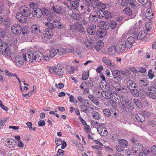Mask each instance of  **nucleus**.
I'll use <instances>...</instances> for the list:
<instances>
[{"label":"nucleus","instance_id":"obj_1","mask_svg":"<svg viewBox=\"0 0 156 156\" xmlns=\"http://www.w3.org/2000/svg\"><path fill=\"white\" fill-rule=\"evenodd\" d=\"M23 56L25 61L29 62H39L43 59L44 56L41 52L38 51L33 53L32 51H29L27 54L23 53Z\"/></svg>","mask_w":156,"mask_h":156},{"label":"nucleus","instance_id":"obj_2","mask_svg":"<svg viewBox=\"0 0 156 156\" xmlns=\"http://www.w3.org/2000/svg\"><path fill=\"white\" fill-rule=\"evenodd\" d=\"M49 71L53 74L61 76L63 74L64 70L62 66L57 65L55 66H51Z\"/></svg>","mask_w":156,"mask_h":156},{"label":"nucleus","instance_id":"obj_3","mask_svg":"<svg viewBox=\"0 0 156 156\" xmlns=\"http://www.w3.org/2000/svg\"><path fill=\"white\" fill-rule=\"evenodd\" d=\"M128 5L132 9L137 8V2L136 0H120V5L122 7H126Z\"/></svg>","mask_w":156,"mask_h":156},{"label":"nucleus","instance_id":"obj_4","mask_svg":"<svg viewBox=\"0 0 156 156\" xmlns=\"http://www.w3.org/2000/svg\"><path fill=\"white\" fill-rule=\"evenodd\" d=\"M92 7L95 9H103L106 7V4L99 0H92Z\"/></svg>","mask_w":156,"mask_h":156},{"label":"nucleus","instance_id":"obj_5","mask_svg":"<svg viewBox=\"0 0 156 156\" xmlns=\"http://www.w3.org/2000/svg\"><path fill=\"white\" fill-rule=\"evenodd\" d=\"M135 146H133V148L132 152L128 154V156H133L134 154L137 152H139L140 150L143 149V145L140 143H136L135 145Z\"/></svg>","mask_w":156,"mask_h":156},{"label":"nucleus","instance_id":"obj_6","mask_svg":"<svg viewBox=\"0 0 156 156\" xmlns=\"http://www.w3.org/2000/svg\"><path fill=\"white\" fill-rule=\"evenodd\" d=\"M112 89L114 90V87L113 86H111L109 87L108 91H105L102 93L103 97L107 99L111 98L112 94L114 92V91L112 90Z\"/></svg>","mask_w":156,"mask_h":156},{"label":"nucleus","instance_id":"obj_7","mask_svg":"<svg viewBox=\"0 0 156 156\" xmlns=\"http://www.w3.org/2000/svg\"><path fill=\"white\" fill-rule=\"evenodd\" d=\"M123 13L127 16H130V19H133L136 16V14L133 13V11L129 6L125 7L122 11Z\"/></svg>","mask_w":156,"mask_h":156},{"label":"nucleus","instance_id":"obj_8","mask_svg":"<svg viewBox=\"0 0 156 156\" xmlns=\"http://www.w3.org/2000/svg\"><path fill=\"white\" fill-rule=\"evenodd\" d=\"M12 32L16 35H18L21 33L22 27L18 24H14L11 27Z\"/></svg>","mask_w":156,"mask_h":156},{"label":"nucleus","instance_id":"obj_9","mask_svg":"<svg viewBox=\"0 0 156 156\" xmlns=\"http://www.w3.org/2000/svg\"><path fill=\"white\" fill-rule=\"evenodd\" d=\"M20 10L21 13L26 17L30 16L31 13V11L30 9L26 5L21 6L20 8Z\"/></svg>","mask_w":156,"mask_h":156},{"label":"nucleus","instance_id":"obj_10","mask_svg":"<svg viewBox=\"0 0 156 156\" xmlns=\"http://www.w3.org/2000/svg\"><path fill=\"white\" fill-rule=\"evenodd\" d=\"M23 58L21 56H17L15 57V62L17 66L19 67H22L23 65L24 60H25L23 56Z\"/></svg>","mask_w":156,"mask_h":156},{"label":"nucleus","instance_id":"obj_11","mask_svg":"<svg viewBox=\"0 0 156 156\" xmlns=\"http://www.w3.org/2000/svg\"><path fill=\"white\" fill-rule=\"evenodd\" d=\"M84 44L86 46V47L89 49H92L94 47V43L90 38L86 39L84 41Z\"/></svg>","mask_w":156,"mask_h":156},{"label":"nucleus","instance_id":"obj_12","mask_svg":"<svg viewBox=\"0 0 156 156\" xmlns=\"http://www.w3.org/2000/svg\"><path fill=\"white\" fill-rule=\"evenodd\" d=\"M44 38L50 39L53 35L52 31L48 29H45L42 32Z\"/></svg>","mask_w":156,"mask_h":156},{"label":"nucleus","instance_id":"obj_13","mask_svg":"<svg viewBox=\"0 0 156 156\" xmlns=\"http://www.w3.org/2000/svg\"><path fill=\"white\" fill-rule=\"evenodd\" d=\"M52 9L53 11L57 13L62 15L66 12L65 10H63L61 7L59 6L54 5L52 6Z\"/></svg>","mask_w":156,"mask_h":156},{"label":"nucleus","instance_id":"obj_14","mask_svg":"<svg viewBox=\"0 0 156 156\" xmlns=\"http://www.w3.org/2000/svg\"><path fill=\"white\" fill-rule=\"evenodd\" d=\"M135 41L134 38L133 37H130L128 38L125 42V46L127 48H131L133 45V43Z\"/></svg>","mask_w":156,"mask_h":156},{"label":"nucleus","instance_id":"obj_15","mask_svg":"<svg viewBox=\"0 0 156 156\" xmlns=\"http://www.w3.org/2000/svg\"><path fill=\"white\" fill-rule=\"evenodd\" d=\"M102 62L106 65L111 66L114 67L115 65L112 61L109 58L105 56L102 57Z\"/></svg>","mask_w":156,"mask_h":156},{"label":"nucleus","instance_id":"obj_16","mask_svg":"<svg viewBox=\"0 0 156 156\" xmlns=\"http://www.w3.org/2000/svg\"><path fill=\"white\" fill-rule=\"evenodd\" d=\"M98 133L102 136H106L108 133V132L105 127L99 126L97 128Z\"/></svg>","mask_w":156,"mask_h":156},{"label":"nucleus","instance_id":"obj_17","mask_svg":"<svg viewBox=\"0 0 156 156\" xmlns=\"http://www.w3.org/2000/svg\"><path fill=\"white\" fill-rule=\"evenodd\" d=\"M16 19L21 23H23L27 21V18L26 16L21 14L18 12L16 14Z\"/></svg>","mask_w":156,"mask_h":156},{"label":"nucleus","instance_id":"obj_18","mask_svg":"<svg viewBox=\"0 0 156 156\" xmlns=\"http://www.w3.org/2000/svg\"><path fill=\"white\" fill-rule=\"evenodd\" d=\"M138 30V26L136 24L133 26L131 27L128 31V33L129 34H133V36H136Z\"/></svg>","mask_w":156,"mask_h":156},{"label":"nucleus","instance_id":"obj_19","mask_svg":"<svg viewBox=\"0 0 156 156\" xmlns=\"http://www.w3.org/2000/svg\"><path fill=\"white\" fill-rule=\"evenodd\" d=\"M96 26L95 25L93 24L89 27L87 29L88 33L91 35L94 34L96 32Z\"/></svg>","mask_w":156,"mask_h":156},{"label":"nucleus","instance_id":"obj_20","mask_svg":"<svg viewBox=\"0 0 156 156\" xmlns=\"http://www.w3.org/2000/svg\"><path fill=\"white\" fill-rule=\"evenodd\" d=\"M31 32L34 34L38 35L40 33V30L38 26L36 25H32L30 28Z\"/></svg>","mask_w":156,"mask_h":156},{"label":"nucleus","instance_id":"obj_21","mask_svg":"<svg viewBox=\"0 0 156 156\" xmlns=\"http://www.w3.org/2000/svg\"><path fill=\"white\" fill-rule=\"evenodd\" d=\"M138 84L142 88L147 87L149 85L148 81L145 79H143L138 81Z\"/></svg>","mask_w":156,"mask_h":156},{"label":"nucleus","instance_id":"obj_22","mask_svg":"<svg viewBox=\"0 0 156 156\" xmlns=\"http://www.w3.org/2000/svg\"><path fill=\"white\" fill-rule=\"evenodd\" d=\"M34 16H36L37 18L41 17L43 15V11L41 9L39 8L38 7L35 9H34L32 12Z\"/></svg>","mask_w":156,"mask_h":156},{"label":"nucleus","instance_id":"obj_23","mask_svg":"<svg viewBox=\"0 0 156 156\" xmlns=\"http://www.w3.org/2000/svg\"><path fill=\"white\" fill-rule=\"evenodd\" d=\"M116 48L118 52L121 53L125 51L126 47L124 44L121 43L117 44Z\"/></svg>","mask_w":156,"mask_h":156},{"label":"nucleus","instance_id":"obj_24","mask_svg":"<svg viewBox=\"0 0 156 156\" xmlns=\"http://www.w3.org/2000/svg\"><path fill=\"white\" fill-rule=\"evenodd\" d=\"M71 16L74 21H79L82 19V17L79 14L75 12H73L71 15Z\"/></svg>","mask_w":156,"mask_h":156},{"label":"nucleus","instance_id":"obj_25","mask_svg":"<svg viewBox=\"0 0 156 156\" xmlns=\"http://www.w3.org/2000/svg\"><path fill=\"white\" fill-rule=\"evenodd\" d=\"M117 51L116 47L114 46H112L108 48V54L110 55H113Z\"/></svg>","mask_w":156,"mask_h":156},{"label":"nucleus","instance_id":"obj_26","mask_svg":"<svg viewBox=\"0 0 156 156\" xmlns=\"http://www.w3.org/2000/svg\"><path fill=\"white\" fill-rule=\"evenodd\" d=\"M88 98L96 105L98 106L99 105V102L98 101L97 98H96L93 95L89 94L88 95Z\"/></svg>","mask_w":156,"mask_h":156},{"label":"nucleus","instance_id":"obj_27","mask_svg":"<svg viewBox=\"0 0 156 156\" xmlns=\"http://www.w3.org/2000/svg\"><path fill=\"white\" fill-rule=\"evenodd\" d=\"M53 22L54 23L55 28L56 29H61L63 28V24L59 21L54 20Z\"/></svg>","mask_w":156,"mask_h":156},{"label":"nucleus","instance_id":"obj_28","mask_svg":"<svg viewBox=\"0 0 156 156\" xmlns=\"http://www.w3.org/2000/svg\"><path fill=\"white\" fill-rule=\"evenodd\" d=\"M75 28L80 33H82L84 30V28L82 25L79 23H76L74 24Z\"/></svg>","mask_w":156,"mask_h":156},{"label":"nucleus","instance_id":"obj_29","mask_svg":"<svg viewBox=\"0 0 156 156\" xmlns=\"http://www.w3.org/2000/svg\"><path fill=\"white\" fill-rule=\"evenodd\" d=\"M136 119L139 122H143L145 120V118L143 115L139 113L135 115Z\"/></svg>","mask_w":156,"mask_h":156},{"label":"nucleus","instance_id":"obj_30","mask_svg":"<svg viewBox=\"0 0 156 156\" xmlns=\"http://www.w3.org/2000/svg\"><path fill=\"white\" fill-rule=\"evenodd\" d=\"M146 35V32L145 30H141L137 36V39L139 40H141L144 39Z\"/></svg>","mask_w":156,"mask_h":156},{"label":"nucleus","instance_id":"obj_31","mask_svg":"<svg viewBox=\"0 0 156 156\" xmlns=\"http://www.w3.org/2000/svg\"><path fill=\"white\" fill-rule=\"evenodd\" d=\"M71 8L74 10H77L79 6V3L78 2L73 0L70 2Z\"/></svg>","mask_w":156,"mask_h":156},{"label":"nucleus","instance_id":"obj_32","mask_svg":"<svg viewBox=\"0 0 156 156\" xmlns=\"http://www.w3.org/2000/svg\"><path fill=\"white\" fill-rule=\"evenodd\" d=\"M118 143L119 145L124 148H126L128 145V142L125 139H120L118 141Z\"/></svg>","mask_w":156,"mask_h":156},{"label":"nucleus","instance_id":"obj_33","mask_svg":"<svg viewBox=\"0 0 156 156\" xmlns=\"http://www.w3.org/2000/svg\"><path fill=\"white\" fill-rule=\"evenodd\" d=\"M146 16L147 18L148 19H152L154 16V13L152 12V10L150 9H148L146 12Z\"/></svg>","mask_w":156,"mask_h":156},{"label":"nucleus","instance_id":"obj_34","mask_svg":"<svg viewBox=\"0 0 156 156\" xmlns=\"http://www.w3.org/2000/svg\"><path fill=\"white\" fill-rule=\"evenodd\" d=\"M104 42L101 41L97 42L95 45V48L97 51H99L103 47Z\"/></svg>","mask_w":156,"mask_h":156},{"label":"nucleus","instance_id":"obj_35","mask_svg":"<svg viewBox=\"0 0 156 156\" xmlns=\"http://www.w3.org/2000/svg\"><path fill=\"white\" fill-rule=\"evenodd\" d=\"M127 85L130 90L134 88H135L136 84L132 80H129L127 81Z\"/></svg>","mask_w":156,"mask_h":156},{"label":"nucleus","instance_id":"obj_36","mask_svg":"<svg viewBox=\"0 0 156 156\" xmlns=\"http://www.w3.org/2000/svg\"><path fill=\"white\" fill-rule=\"evenodd\" d=\"M107 32L105 30L100 29L97 32V34L101 38L104 37L106 34Z\"/></svg>","mask_w":156,"mask_h":156},{"label":"nucleus","instance_id":"obj_37","mask_svg":"<svg viewBox=\"0 0 156 156\" xmlns=\"http://www.w3.org/2000/svg\"><path fill=\"white\" fill-rule=\"evenodd\" d=\"M89 20L92 22H96L98 21V17L95 15L90 14L89 17Z\"/></svg>","mask_w":156,"mask_h":156},{"label":"nucleus","instance_id":"obj_38","mask_svg":"<svg viewBox=\"0 0 156 156\" xmlns=\"http://www.w3.org/2000/svg\"><path fill=\"white\" fill-rule=\"evenodd\" d=\"M125 104L126 106V111L129 110H132L134 109L133 105L130 101H128V102Z\"/></svg>","mask_w":156,"mask_h":156},{"label":"nucleus","instance_id":"obj_39","mask_svg":"<svg viewBox=\"0 0 156 156\" xmlns=\"http://www.w3.org/2000/svg\"><path fill=\"white\" fill-rule=\"evenodd\" d=\"M147 153H149L151 156H156V146H153L151 149V152L147 151Z\"/></svg>","mask_w":156,"mask_h":156},{"label":"nucleus","instance_id":"obj_40","mask_svg":"<svg viewBox=\"0 0 156 156\" xmlns=\"http://www.w3.org/2000/svg\"><path fill=\"white\" fill-rule=\"evenodd\" d=\"M45 25L49 28L48 29L49 30L54 29L55 28V24L54 22H53V21L52 23H51L50 22H46L45 23Z\"/></svg>","mask_w":156,"mask_h":156},{"label":"nucleus","instance_id":"obj_41","mask_svg":"<svg viewBox=\"0 0 156 156\" xmlns=\"http://www.w3.org/2000/svg\"><path fill=\"white\" fill-rule=\"evenodd\" d=\"M91 114L93 117L96 119L98 120L101 118L100 113L96 111H93L92 112Z\"/></svg>","mask_w":156,"mask_h":156},{"label":"nucleus","instance_id":"obj_42","mask_svg":"<svg viewBox=\"0 0 156 156\" xmlns=\"http://www.w3.org/2000/svg\"><path fill=\"white\" fill-rule=\"evenodd\" d=\"M112 75L115 79L120 77V70H115L113 71Z\"/></svg>","mask_w":156,"mask_h":156},{"label":"nucleus","instance_id":"obj_43","mask_svg":"<svg viewBox=\"0 0 156 156\" xmlns=\"http://www.w3.org/2000/svg\"><path fill=\"white\" fill-rule=\"evenodd\" d=\"M110 114L112 117L116 118L119 116L118 112L117 111L114 109L110 110Z\"/></svg>","mask_w":156,"mask_h":156},{"label":"nucleus","instance_id":"obj_44","mask_svg":"<svg viewBox=\"0 0 156 156\" xmlns=\"http://www.w3.org/2000/svg\"><path fill=\"white\" fill-rule=\"evenodd\" d=\"M58 53L60 55L66 54L67 52V49L61 48L57 49Z\"/></svg>","mask_w":156,"mask_h":156},{"label":"nucleus","instance_id":"obj_45","mask_svg":"<svg viewBox=\"0 0 156 156\" xmlns=\"http://www.w3.org/2000/svg\"><path fill=\"white\" fill-rule=\"evenodd\" d=\"M29 32V28L27 27H22V33L24 36H27Z\"/></svg>","mask_w":156,"mask_h":156},{"label":"nucleus","instance_id":"obj_46","mask_svg":"<svg viewBox=\"0 0 156 156\" xmlns=\"http://www.w3.org/2000/svg\"><path fill=\"white\" fill-rule=\"evenodd\" d=\"M88 108L89 106L83 105L81 106L80 111L85 113H89Z\"/></svg>","mask_w":156,"mask_h":156},{"label":"nucleus","instance_id":"obj_47","mask_svg":"<svg viewBox=\"0 0 156 156\" xmlns=\"http://www.w3.org/2000/svg\"><path fill=\"white\" fill-rule=\"evenodd\" d=\"M109 25L111 29L114 30L117 26V23L114 21L110 20L109 22Z\"/></svg>","mask_w":156,"mask_h":156},{"label":"nucleus","instance_id":"obj_48","mask_svg":"<svg viewBox=\"0 0 156 156\" xmlns=\"http://www.w3.org/2000/svg\"><path fill=\"white\" fill-rule=\"evenodd\" d=\"M104 18L106 20H109L111 18V13L108 11H105Z\"/></svg>","mask_w":156,"mask_h":156},{"label":"nucleus","instance_id":"obj_49","mask_svg":"<svg viewBox=\"0 0 156 156\" xmlns=\"http://www.w3.org/2000/svg\"><path fill=\"white\" fill-rule=\"evenodd\" d=\"M97 16L101 19L104 18V11L101 9L98 10L96 13Z\"/></svg>","mask_w":156,"mask_h":156},{"label":"nucleus","instance_id":"obj_50","mask_svg":"<svg viewBox=\"0 0 156 156\" xmlns=\"http://www.w3.org/2000/svg\"><path fill=\"white\" fill-rule=\"evenodd\" d=\"M83 4L87 7H90V5L92 6V1H91V0H83Z\"/></svg>","mask_w":156,"mask_h":156},{"label":"nucleus","instance_id":"obj_51","mask_svg":"<svg viewBox=\"0 0 156 156\" xmlns=\"http://www.w3.org/2000/svg\"><path fill=\"white\" fill-rule=\"evenodd\" d=\"M29 6L30 8L33 9L34 10L36 9L38 7L37 3L35 2H30Z\"/></svg>","mask_w":156,"mask_h":156},{"label":"nucleus","instance_id":"obj_52","mask_svg":"<svg viewBox=\"0 0 156 156\" xmlns=\"http://www.w3.org/2000/svg\"><path fill=\"white\" fill-rule=\"evenodd\" d=\"M133 102L136 106L139 108H140L142 106L141 101L138 99L135 98L133 99Z\"/></svg>","mask_w":156,"mask_h":156},{"label":"nucleus","instance_id":"obj_53","mask_svg":"<svg viewBox=\"0 0 156 156\" xmlns=\"http://www.w3.org/2000/svg\"><path fill=\"white\" fill-rule=\"evenodd\" d=\"M3 24L6 28H9L11 25L10 20L9 19H5L4 20Z\"/></svg>","mask_w":156,"mask_h":156},{"label":"nucleus","instance_id":"obj_54","mask_svg":"<svg viewBox=\"0 0 156 156\" xmlns=\"http://www.w3.org/2000/svg\"><path fill=\"white\" fill-rule=\"evenodd\" d=\"M130 92L135 97H137L139 96V92L136 89H132L130 90Z\"/></svg>","mask_w":156,"mask_h":156},{"label":"nucleus","instance_id":"obj_55","mask_svg":"<svg viewBox=\"0 0 156 156\" xmlns=\"http://www.w3.org/2000/svg\"><path fill=\"white\" fill-rule=\"evenodd\" d=\"M85 8L86 7L84 6L83 5H81L79 6L77 10L80 13H83L85 12Z\"/></svg>","mask_w":156,"mask_h":156},{"label":"nucleus","instance_id":"obj_56","mask_svg":"<svg viewBox=\"0 0 156 156\" xmlns=\"http://www.w3.org/2000/svg\"><path fill=\"white\" fill-rule=\"evenodd\" d=\"M145 28L147 31L152 30V26L150 24V22L147 23H146Z\"/></svg>","mask_w":156,"mask_h":156},{"label":"nucleus","instance_id":"obj_57","mask_svg":"<svg viewBox=\"0 0 156 156\" xmlns=\"http://www.w3.org/2000/svg\"><path fill=\"white\" fill-rule=\"evenodd\" d=\"M77 98L79 100V101L82 104H85L86 103V101L87 100V99H85L83 98V97L79 95L77 97Z\"/></svg>","mask_w":156,"mask_h":156},{"label":"nucleus","instance_id":"obj_58","mask_svg":"<svg viewBox=\"0 0 156 156\" xmlns=\"http://www.w3.org/2000/svg\"><path fill=\"white\" fill-rule=\"evenodd\" d=\"M89 76V72H85L82 75V79L83 80H85L88 78Z\"/></svg>","mask_w":156,"mask_h":156},{"label":"nucleus","instance_id":"obj_59","mask_svg":"<svg viewBox=\"0 0 156 156\" xmlns=\"http://www.w3.org/2000/svg\"><path fill=\"white\" fill-rule=\"evenodd\" d=\"M56 53L57 52L55 49L52 48L51 49L49 54L50 57L53 58L56 55Z\"/></svg>","mask_w":156,"mask_h":156},{"label":"nucleus","instance_id":"obj_60","mask_svg":"<svg viewBox=\"0 0 156 156\" xmlns=\"http://www.w3.org/2000/svg\"><path fill=\"white\" fill-rule=\"evenodd\" d=\"M124 148L122 147L120 145H117L115 146V149L118 152H123V151Z\"/></svg>","mask_w":156,"mask_h":156},{"label":"nucleus","instance_id":"obj_61","mask_svg":"<svg viewBox=\"0 0 156 156\" xmlns=\"http://www.w3.org/2000/svg\"><path fill=\"white\" fill-rule=\"evenodd\" d=\"M81 48H80L77 46L76 47L75 49V51H74V53L75 54V53L76 52L77 54V55H80L81 54Z\"/></svg>","mask_w":156,"mask_h":156},{"label":"nucleus","instance_id":"obj_62","mask_svg":"<svg viewBox=\"0 0 156 156\" xmlns=\"http://www.w3.org/2000/svg\"><path fill=\"white\" fill-rule=\"evenodd\" d=\"M138 139V136L136 135H134L131 137V140L133 143H135L137 141Z\"/></svg>","mask_w":156,"mask_h":156},{"label":"nucleus","instance_id":"obj_63","mask_svg":"<svg viewBox=\"0 0 156 156\" xmlns=\"http://www.w3.org/2000/svg\"><path fill=\"white\" fill-rule=\"evenodd\" d=\"M12 140L11 139V140H9L8 141L7 143L6 146L9 148H12L13 147V144L12 143Z\"/></svg>","mask_w":156,"mask_h":156},{"label":"nucleus","instance_id":"obj_64","mask_svg":"<svg viewBox=\"0 0 156 156\" xmlns=\"http://www.w3.org/2000/svg\"><path fill=\"white\" fill-rule=\"evenodd\" d=\"M110 110L106 108L104 110L103 112L104 114L107 116L109 117L111 115Z\"/></svg>","mask_w":156,"mask_h":156}]
</instances>
